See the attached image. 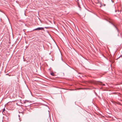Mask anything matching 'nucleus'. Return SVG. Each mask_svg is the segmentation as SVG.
<instances>
[{"label": "nucleus", "instance_id": "f257e3e1", "mask_svg": "<svg viewBox=\"0 0 122 122\" xmlns=\"http://www.w3.org/2000/svg\"><path fill=\"white\" fill-rule=\"evenodd\" d=\"M44 28L43 27H38L34 29V30H43Z\"/></svg>", "mask_w": 122, "mask_h": 122}, {"label": "nucleus", "instance_id": "2eb2a0df", "mask_svg": "<svg viewBox=\"0 0 122 122\" xmlns=\"http://www.w3.org/2000/svg\"><path fill=\"white\" fill-rule=\"evenodd\" d=\"M118 36H119V34H118Z\"/></svg>", "mask_w": 122, "mask_h": 122}, {"label": "nucleus", "instance_id": "423d86ee", "mask_svg": "<svg viewBox=\"0 0 122 122\" xmlns=\"http://www.w3.org/2000/svg\"><path fill=\"white\" fill-rule=\"evenodd\" d=\"M103 5L104 6H105V4H103Z\"/></svg>", "mask_w": 122, "mask_h": 122}, {"label": "nucleus", "instance_id": "f03ea898", "mask_svg": "<svg viewBox=\"0 0 122 122\" xmlns=\"http://www.w3.org/2000/svg\"><path fill=\"white\" fill-rule=\"evenodd\" d=\"M112 24L116 28V29L117 30V31L118 32V30L117 27L113 23H112Z\"/></svg>", "mask_w": 122, "mask_h": 122}, {"label": "nucleus", "instance_id": "dca6fc26", "mask_svg": "<svg viewBox=\"0 0 122 122\" xmlns=\"http://www.w3.org/2000/svg\"><path fill=\"white\" fill-rule=\"evenodd\" d=\"M77 1H78V0H77Z\"/></svg>", "mask_w": 122, "mask_h": 122}, {"label": "nucleus", "instance_id": "1a4fd4ad", "mask_svg": "<svg viewBox=\"0 0 122 122\" xmlns=\"http://www.w3.org/2000/svg\"><path fill=\"white\" fill-rule=\"evenodd\" d=\"M48 27H45V28L47 29Z\"/></svg>", "mask_w": 122, "mask_h": 122}, {"label": "nucleus", "instance_id": "7ed1b4c3", "mask_svg": "<svg viewBox=\"0 0 122 122\" xmlns=\"http://www.w3.org/2000/svg\"><path fill=\"white\" fill-rule=\"evenodd\" d=\"M51 75L52 76H54V74L53 72H52L51 73Z\"/></svg>", "mask_w": 122, "mask_h": 122}, {"label": "nucleus", "instance_id": "ddd939ff", "mask_svg": "<svg viewBox=\"0 0 122 122\" xmlns=\"http://www.w3.org/2000/svg\"><path fill=\"white\" fill-rule=\"evenodd\" d=\"M19 120H20V121H21V120H20V118H19Z\"/></svg>", "mask_w": 122, "mask_h": 122}, {"label": "nucleus", "instance_id": "4468645a", "mask_svg": "<svg viewBox=\"0 0 122 122\" xmlns=\"http://www.w3.org/2000/svg\"><path fill=\"white\" fill-rule=\"evenodd\" d=\"M66 65H67L66 63Z\"/></svg>", "mask_w": 122, "mask_h": 122}, {"label": "nucleus", "instance_id": "39448f33", "mask_svg": "<svg viewBox=\"0 0 122 122\" xmlns=\"http://www.w3.org/2000/svg\"><path fill=\"white\" fill-rule=\"evenodd\" d=\"M118 104L120 105H121V104L120 103H119V102H118Z\"/></svg>", "mask_w": 122, "mask_h": 122}, {"label": "nucleus", "instance_id": "9b49d317", "mask_svg": "<svg viewBox=\"0 0 122 122\" xmlns=\"http://www.w3.org/2000/svg\"><path fill=\"white\" fill-rule=\"evenodd\" d=\"M18 116H19V117H20V115H19Z\"/></svg>", "mask_w": 122, "mask_h": 122}, {"label": "nucleus", "instance_id": "9d476101", "mask_svg": "<svg viewBox=\"0 0 122 122\" xmlns=\"http://www.w3.org/2000/svg\"><path fill=\"white\" fill-rule=\"evenodd\" d=\"M121 56H120V57H118V59L119 58H120V57H121Z\"/></svg>", "mask_w": 122, "mask_h": 122}, {"label": "nucleus", "instance_id": "6e6552de", "mask_svg": "<svg viewBox=\"0 0 122 122\" xmlns=\"http://www.w3.org/2000/svg\"><path fill=\"white\" fill-rule=\"evenodd\" d=\"M102 85H103V86H105V84H103Z\"/></svg>", "mask_w": 122, "mask_h": 122}, {"label": "nucleus", "instance_id": "0eeeda50", "mask_svg": "<svg viewBox=\"0 0 122 122\" xmlns=\"http://www.w3.org/2000/svg\"><path fill=\"white\" fill-rule=\"evenodd\" d=\"M61 60H62V61H63V60L62 58V57H61Z\"/></svg>", "mask_w": 122, "mask_h": 122}, {"label": "nucleus", "instance_id": "20e7f679", "mask_svg": "<svg viewBox=\"0 0 122 122\" xmlns=\"http://www.w3.org/2000/svg\"><path fill=\"white\" fill-rule=\"evenodd\" d=\"M5 111V108H4L3 110V112H4Z\"/></svg>", "mask_w": 122, "mask_h": 122}, {"label": "nucleus", "instance_id": "f8f14e48", "mask_svg": "<svg viewBox=\"0 0 122 122\" xmlns=\"http://www.w3.org/2000/svg\"><path fill=\"white\" fill-rule=\"evenodd\" d=\"M116 11H116V10H115V12H116Z\"/></svg>", "mask_w": 122, "mask_h": 122}]
</instances>
